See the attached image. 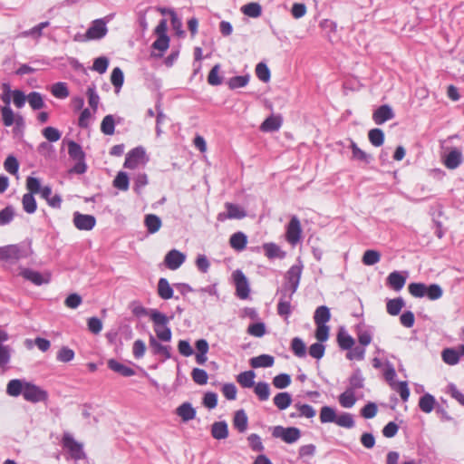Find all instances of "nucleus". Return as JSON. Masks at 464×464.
<instances>
[{"instance_id": "obj_1", "label": "nucleus", "mask_w": 464, "mask_h": 464, "mask_svg": "<svg viewBox=\"0 0 464 464\" xmlns=\"http://www.w3.org/2000/svg\"><path fill=\"white\" fill-rule=\"evenodd\" d=\"M319 419L321 423H334L339 427L352 429L354 420L351 413L342 412L337 414L336 410L331 406H323L320 409Z\"/></svg>"}, {"instance_id": "obj_2", "label": "nucleus", "mask_w": 464, "mask_h": 464, "mask_svg": "<svg viewBox=\"0 0 464 464\" xmlns=\"http://www.w3.org/2000/svg\"><path fill=\"white\" fill-rule=\"evenodd\" d=\"M150 318L154 324V332L157 337L160 341L169 342L171 340L172 334L170 328L168 327V317L157 310H152L150 314Z\"/></svg>"}, {"instance_id": "obj_3", "label": "nucleus", "mask_w": 464, "mask_h": 464, "mask_svg": "<svg viewBox=\"0 0 464 464\" xmlns=\"http://www.w3.org/2000/svg\"><path fill=\"white\" fill-rule=\"evenodd\" d=\"M149 158L142 147H136L130 150L127 154L124 161V168L135 169L139 167L146 165Z\"/></svg>"}, {"instance_id": "obj_4", "label": "nucleus", "mask_w": 464, "mask_h": 464, "mask_svg": "<svg viewBox=\"0 0 464 464\" xmlns=\"http://www.w3.org/2000/svg\"><path fill=\"white\" fill-rule=\"evenodd\" d=\"M168 30V23L166 19H161L159 24L155 28V34L157 35V39L152 44V47L155 50L160 51V56L169 48V38L167 34Z\"/></svg>"}, {"instance_id": "obj_5", "label": "nucleus", "mask_w": 464, "mask_h": 464, "mask_svg": "<svg viewBox=\"0 0 464 464\" xmlns=\"http://www.w3.org/2000/svg\"><path fill=\"white\" fill-rule=\"evenodd\" d=\"M303 265L299 261L298 264L293 265L286 273V283L283 287V291L290 292V295H294L298 288L302 272Z\"/></svg>"}, {"instance_id": "obj_6", "label": "nucleus", "mask_w": 464, "mask_h": 464, "mask_svg": "<svg viewBox=\"0 0 464 464\" xmlns=\"http://www.w3.org/2000/svg\"><path fill=\"white\" fill-rule=\"evenodd\" d=\"M23 397L27 401L37 403L47 401L49 395L47 391L42 389L40 386L27 382L23 393Z\"/></svg>"}, {"instance_id": "obj_7", "label": "nucleus", "mask_w": 464, "mask_h": 464, "mask_svg": "<svg viewBox=\"0 0 464 464\" xmlns=\"http://www.w3.org/2000/svg\"><path fill=\"white\" fill-rule=\"evenodd\" d=\"M274 438H280L285 443L291 444L297 441L301 437V430L296 427L276 426L272 431Z\"/></svg>"}, {"instance_id": "obj_8", "label": "nucleus", "mask_w": 464, "mask_h": 464, "mask_svg": "<svg viewBox=\"0 0 464 464\" xmlns=\"http://www.w3.org/2000/svg\"><path fill=\"white\" fill-rule=\"evenodd\" d=\"M232 278L236 286L237 296L240 299H246L249 295L250 289L248 281L244 273L237 269L233 272Z\"/></svg>"}, {"instance_id": "obj_9", "label": "nucleus", "mask_w": 464, "mask_h": 464, "mask_svg": "<svg viewBox=\"0 0 464 464\" xmlns=\"http://www.w3.org/2000/svg\"><path fill=\"white\" fill-rule=\"evenodd\" d=\"M108 32L106 22L103 19H96L92 23V25L86 31L84 37L85 40H98L106 35Z\"/></svg>"}, {"instance_id": "obj_10", "label": "nucleus", "mask_w": 464, "mask_h": 464, "mask_svg": "<svg viewBox=\"0 0 464 464\" xmlns=\"http://www.w3.org/2000/svg\"><path fill=\"white\" fill-rule=\"evenodd\" d=\"M302 228L299 219L296 217H293L286 227L285 238L288 243L295 246L301 238Z\"/></svg>"}, {"instance_id": "obj_11", "label": "nucleus", "mask_w": 464, "mask_h": 464, "mask_svg": "<svg viewBox=\"0 0 464 464\" xmlns=\"http://www.w3.org/2000/svg\"><path fill=\"white\" fill-rule=\"evenodd\" d=\"M63 445L65 449H67L70 451L73 459H81L84 458L82 445L76 441L69 433H65L63 435Z\"/></svg>"}, {"instance_id": "obj_12", "label": "nucleus", "mask_w": 464, "mask_h": 464, "mask_svg": "<svg viewBox=\"0 0 464 464\" xmlns=\"http://www.w3.org/2000/svg\"><path fill=\"white\" fill-rule=\"evenodd\" d=\"M73 224L79 230H92L96 225V219L92 215L75 212L73 214Z\"/></svg>"}, {"instance_id": "obj_13", "label": "nucleus", "mask_w": 464, "mask_h": 464, "mask_svg": "<svg viewBox=\"0 0 464 464\" xmlns=\"http://www.w3.org/2000/svg\"><path fill=\"white\" fill-rule=\"evenodd\" d=\"M225 207L227 212L218 214V220L220 221H224L226 219H241L246 216L245 210L237 205L226 203Z\"/></svg>"}, {"instance_id": "obj_14", "label": "nucleus", "mask_w": 464, "mask_h": 464, "mask_svg": "<svg viewBox=\"0 0 464 464\" xmlns=\"http://www.w3.org/2000/svg\"><path fill=\"white\" fill-rule=\"evenodd\" d=\"M293 295H290V292L281 291V296L279 302L277 304V314L280 316H284L285 319L291 314V301Z\"/></svg>"}, {"instance_id": "obj_15", "label": "nucleus", "mask_w": 464, "mask_h": 464, "mask_svg": "<svg viewBox=\"0 0 464 464\" xmlns=\"http://www.w3.org/2000/svg\"><path fill=\"white\" fill-rule=\"evenodd\" d=\"M185 261V256L178 250H170L165 256L164 263L170 270L178 269Z\"/></svg>"}, {"instance_id": "obj_16", "label": "nucleus", "mask_w": 464, "mask_h": 464, "mask_svg": "<svg viewBox=\"0 0 464 464\" xmlns=\"http://www.w3.org/2000/svg\"><path fill=\"white\" fill-rule=\"evenodd\" d=\"M9 339L8 333L0 328V367L5 366L10 361L11 357V348L8 345H4L3 343Z\"/></svg>"}, {"instance_id": "obj_17", "label": "nucleus", "mask_w": 464, "mask_h": 464, "mask_svg": "<svg viewBox=\"0 0 464 464\" xmlns=\"http://www.w3.org/2000/svg\"><path fill=\"white\" fill-rule=\"evenodd\" d=\"M394 117V113L392 108L387 105H382L372 113V120L377 125H381L385 121L392 120Z\"/></svg>"}, {"instance_id": "obj_18", "label": "nucleus", "mask_w": 464, "mask_h": 464, "mask_svg": "<svg viewBox=\"0 0 464 464\" xmlns=\"http://www.w3.org/2000/svg\"><path fill=\"white\" fill-rule=\"evenodd\" d=\"M1 115L3 120V124L5 127L12 126L14 122L17 125L22 124L23 117L19 114H14L10 106H4L1 108Z\"/></svg>"}, {"instance_id": "obj_19", "label": "nucleus", "mask_w": 464, "mask_h": 464, "mask_svg": "<svg viewBox=\"0 0 464 464\" xmlns=\"http://www.w3.org/2000/svg\"><path fill=\"white\" fill-rule=\"evenodd\" d=\"M294 408L296 410V412H292L290 414L291 418L312 419L316 414V411L314 410V408L309 404L296 402L294 405Z\"/></svg>"}, {"instance_id": "obj_20", "label": "nucleus", "mask_w": 464, "mask_h": 464, "mask_svg": "<svg viewBox=\"0 0 464 464\" xmlns=\"http://www.w3.org/2000/svg\"><path fill=\"white\" fill-rule=\"evenodd\" d=\"M22 257V252L18 246L9 245L0 247V260L12 261L18 260Z\"/></svg>"}, {"instance_id": "obj_21", "label": "nucleus", "mask_w": 464, "mask_h": 464, "mask_svg": "<svg viewBox=\"0 0 464 464\" xmlns=\"http://www.w3.org/2000/svg\"><path fill=\"white\" fill-rule=\"evenodd\" d=\"M444 166L449 169H457L462 162V153L458 149L450 150L442 160Z\"/></svg>"}, {"instance_id": "obj_22", "label": "nucleus", "mask_w": 464, "mask_h": 464, "mask_svg": "<svg viewBox=\"0 0 464 464\" xmlns=\"http://www.w3.org/2000/svg\"><path fill=\"white\" fill-rule=\"evenodd\" d=\"M176 414L182 421L188 422L195 419L197 411L189 402H184L176 409Z\"/></svg>"}, {"instance_id": "obj_23", "label": "nucleus", "mask_w": 464, "mask_h": 464, "mask_svg": "<svg viewBox=\"0 0 464 464\" xmlns=\"http://www.w3.org/2000/svg\"><path fill=\"white\" fill-rule=\"evenodd\" d=\"M149 343L154 354L160 355L163 360L170 358V346L161 344L152 335L150 337Z\"/></svg>"}, {"instance_id": "obj_24", "label": "nucleus", "mask_w": 464, "mask_h": 464, "mask_svg": "<svg viewBox=\"0 0 464 464\" xmlns=\"http://www.w3.org/2000/svg\"><path fill=\"white\" fill-rule=\"evenodd\" d=\"M406 283V276L401 272L393 271L387 277V285L395 291H400L403 288Z\"/></svg>"}, {"instance_id": "obj_25", "label": "nucleus", "mask_w": 464, "mask_h": 464, "mask_svg": "<svg viewBox=\"0 0 464 464\" xmlns=\"http://www.w3.org/2000/svg\"><path fill=\"white\" fill-rule=\"evenodd\" d=\"M26 382H27L19 379H13L9 381L6 385V393L12 397H17L21 394L23 395Z\"/></svg>"}, {"instance_id": "obj_26", "label": "nucleus", "mask_w": 464, "mask_h": 464, "mask_svg": "<svg viewBox=\"0 0 464 464\" xmlns=\"http://www.w3.org/2000/svg\"><path fill=\"white\" fill-rule=\"evenodd\" d=\"M20 275L26 280L32 282L36 285H41L44 283H48V279H44L41 273L24 268L21 271Z\"/></svg>"}, {"instance_id": "obj_27", "label": "nucleus", "mask_w": 464, "mask_h": 464, "mask_svg": "<svg viewBox=\"0 0 464 464\" xmlns=\"http://www.w3.org/2000/svg\"><path fill=\"white\" fill-rule=\"evenodd\" d=\"M230 246L236 251H242L247 244V237L243 232H236L229 238Z\"/></svg>"}, {"instance_id": "obj_28", "label": "nucleus", "mask_w": 464, "mask_h": 464, "mask_svg": "<svg viewBox=\"0 0 464 464\" xmlns=\"http://www.w3.org/2000/svg\"><path fill=\"white\" fill-rule=\"evenodd\" d=\"M356 397L353 389H347L338 397V401L343 408L350 409L356 403Z\"/></svg>"}, {"instance_id": "obj_29", "label": "nucleus", "mask_w": 464, "mask_h": 464, "mask_svg": "<svg viewBox=\"0 0 464 464\" xmlns=\"http://www.w3.org/2000/svg\"><path fill=\"white\" fill-rule=\"evenodd\" d=\"M108 367L113 372H118L125 377H130L135 374L133 369L117 362L114 359H111L108 361Z\"/></svg>"}, {"instance_id": "obj_30", "label": "nucleus", "mask_w": 464, "mask_h": 464, "mask_svg": "<svg viewBox=\"0 0 464 464\" xmlns=\"http://www.w3.org/2000/svg\"><path fill=\"white\" fill-rule=\"evenodd\" d=\"M282 125V118L280 116H270L266 118L260 126L262 131H275L279 130Z\"/></svg>"}, {"instance_id": "obj_31", "label": "nucleus", "mask_w": 464, "mask_h": 464, "mask_svg": "<svg viewBox=\"0 0 464 464\" xmlns=\"http://www.w3.org/2000/svg\"><path fill=\"white\" fill-rule=\"evenodd\" d=\"M437 404L436 399L430 393H425L419 400V407L424 413H430Z\"/></svg>"}, {"instance_id": "obj_32", "label": "nucleus", "mask_w": 464, "mask_h": 464, "mask_svg": "<svg viewBox=\"0 0 464 464\" xmlns=\"http://www.w3.org/2000/svg\"><path fill=\"white\" fill-rule=\"evenodd\" d=\"M274 362V357L268 354H262L250 359V365L253 368L271 367L273 366Z\"/></svg>"}, {"instance_id": "obj_33", "label": "nucleus", "mask_w": 464, "mask_h": 464, "mask_svg": "<svg viewBox=\"0 0 464 464\" xmlns=\"http://www.w3.org/2000/svg\"><path fill=\"white\" fill-rule=\"evenodd\" d=\"M265 255L269 259L273 258H283L285 253L283 252L280 247L275 243H266L263 246Z\"/></svg>"}, {"instance_id": "obj_34", "label": "nucleus", "mask_w": 464, "mask_h": 464, "mask_svg": "<svg viewBox=\"0 0 464 464\" xmlns=\"http://www.w3.org/2000/svg\"><path fill=\"white\" fill-rule=\"evenodd\" d=\"M211 434L216 440H223L228 436L227 425L224 421H218L212 425Z\"/></svg>"}, {"instance_id": "obj_35", "label": "nucleus", "mask_w": 464, "mask_h": 464, "mask_svg": "<svg viewBox=\"0 0 464 464\" xmlns=\"http://www.w3.org/2000/svg\"><path fill=\"white\" fill-rule=\"evenodd\" d=\"M331 314L328 307L321 305L316 308L314 315L315 324H326L330 321Z\"/></svg>"}, {"instance_id": "obj_36", "label": "nucleus", "mask_w": 464, "mask_h": 464, "mask_svg": "<svg viewBox=\"0 0 464 464\" xmlns=\"http://www.w3.org/2000/svg\"><path fill=\"white\" fill-rule=\"evenodd\" d=\"M144 223L148 229V232L150 234H154V233L158 232L161 227L160 218L154 214L147 215L145 217Z\"/></svg>"}, {"instance_id": "obj_37", "label": "nucleus", "mask_w": 464, "mask_h": 464, "mask_svg": "<svg viewBox=\"0 0 464 464\" xmlns=\"http://www.w3.org/2000/svg\"><path fill=\"white\" fill-rule=\"evenodd\" d=\"M275 405L280 410H285L292 403V397L288 392H279L274 397Z\"/></svg>"}, {"instance_id": "obj_38", "label": "nucleus", "mask_w": 464, "mask_h": 464, "mask_svg": "<svg viewBox=\"0 0 464 464\" xmlns=\"http://www.w3.org/2000/svg\"><path fill=\"white\" fill-rule=\"evenodd\" d=\"M158 294L165 300L170 299L173 296V289L165 278H160L158 283Z\"/></svg>"}, {"instance_id": "obj_39", "label": "nucleus", "mask_w": 464, "mask_h": 464, "mask_svg": "<svg viewBox=\"0 0 464 464\" xmlns=\"http://www.w3.org/2000/svg\"><path fill=\"white\" fill-rule=\"evenodd\" d=\"M443 362L448 365H456L459 362V353L454 348H446L441 353Z\"/></svg>"}, {"instance_id": "obj_40", "label": "nucleus", "mask_w": 464, "mask_h": 464, "mask_svg": "<svg viewBox=\"0 0 464 464\" xmlns=\"http://www.w3.org/2000/svg\"><path fill=\"white\" fill-rule=\"evenodd\" d=\"M256 373L253 371H246L237 376V382L244 388H250L254 385Z\"/></svg>"}, {"instance_id": "obj_41", "label": "nucleus", "mask_w": 464, "mask_h": 464, "mask_svg": "<svg viewBox=\"0 0 464 464\" xmlns=\"http://www.w3.org/2000/svg\"><path fill=\"white\" fill-rule=\"evenodd\" d=\"M337 343L341 349L350 350L354 345V339L343 331H340L337 334Z\"/></svg>"}, {"instance_id": "obj_42", "label": "nucleus", "mask_w": 464, "mask_h": 464, "mask_svg": "<svg viewBox=\"0 0 464 464\" xmlns=\"http://www.w3.org/2000/svg\"><path fill=\"white\" fill-rule=\"evenodd\" d=\"M233 424L236 429L243 432L247 428V416L243 410L237 411L235 413Z\"/></svg>"}, {"instance_id": "obj_43", "label": "nucleus", "mask_w": 464, "mask_h": 464, "mask_svg": "<svg viewBox=\"0 0 464 464\" xmlns=\"http://www.w3.org/2000/svg\"><path fill=\"white\" fill-rule=\"evenodd\" d=\"M404 306V302L401 297L391 299L386 304L387 313L391 315H398Z\"/></svg>"}, {"instance_id": "obj_44", "label": "nucleus", "mask_w": 464, "mask_h": 464, "mask_svg": "<svg viewBox=\"0 0 464 464\" xmlns=\"http://www.w3.org/2000/svg\"><path fill=\"white\" fill-rule=\"evenodd\" d=\"M68 154L75 160L83 161L84 160V152L82 147L73 140L68 142Z\"/></svg>"}, {"instance_id": "obj_45", "label": "nucleus", "mask_w": 464, "mask_h": 464, "mask_svg": "<svg viewBox=\"0 0 464 464\" xmlns=\"http://www.w3.org/2000/svg\"><path fill=\"white\" fill-rule=\"evenodd\" d=\"M391 388L400 394L403 401H407L410 397V390L407 382H391Z\"/></svg>"}, {"instance_id": "obj_46", "label": "nucleus", "mask_w": 464, "mask_h": 464, "mask_svg": "<svg viewBox=\"0 0 464 464\" xmlns=\"http://www.w3.org/2000/svg\"><path fill=\"white\" fill-rule=\"evenodd\" d=\"M34 195V194L25 193L22 198L23 208L28 214L34 213L37 208Z\"/></svg>"}, {"instance_id": "obj_47", "label": "nucleus", "mask_w": 464, "mask_h": 464, "mask_svg": "<svg viewBox=\"0 0 464 464\" xmlns=\"http://www.w3.org/2000/svg\"><path fill=\"white\" fill-rule=\"evenodd\" d=\"M352 159L364 163H369L371 156L361 150L354 141L351 142Z\"/></svg>"}, {"instance_id": "obj_48", "label": "nucleus", "mask_w": 464, "mask_h": 464, "mask_svg": "<svg viewBox=\"0 0 464 464\" xmlns=\"http://www.w3.org/2000/svg\"><path fill=\"white\" fill-rule=\"evenodd\" d=\"M368 139L374 147H380L384 142V132L378 128L372 129L368 132Z\"/></svg>"}, {"instance_id": "obj_49", "label": "nucleus", "mask_w": 464, "mask_h": 464, "mask_svg": "<svg viewBox=\"0 0 464 464\" xmlns=\"http://www.w3.org/2000/svg\"><path fill=\"white\" fill-rule=\"evenodd\" d=\"M52 94L58 99H65L69 96V90L65 82H56L52 86Z\"/></svg>"}, {"instance_id": "obj_50", "label": "nucleus", "mask_w": 464, "mask_h": 464, "mask_svg": "<svg viewBox=\"0 0 464 464\" xmlns=\"http://www.w3.org/2000/svg\"><path fill=\"white\" fill-rule=\"evenodd\" d=\"M254 392L260 401H266L270 396L269 385L266 382H259L255 385Z\"/></svg>"}, {"instance_id": "obj_51", "label": "nucleus", "mask_w": 464, "mask_h": 464, "mask_svg": "<svg viewBox=\"0 0 464 464\" xmlns=\"http://www.w3.org/2000/svg\"><path fill=\"white\" fill-rule=\"evenodd\" d=\"M129 177L127 173L120 171L113 180V186L122 191L129 189Z\"/></svg>"}, {"instance_id": "obj_52", "label": "nucleus", "mask_w": 464, "mask_h": 464, "mask_svg": "<svg viewBox=\"0 0 464 464\" xmlns=\"http://www.w3.org/2000/svg\"><path fill=\"white\" fill-rule=\"evenodd\" d=\"M242 12L249 17H258L261 14V6L257 3H249L242 6Z\"/></svg>"}, {"instance_id": "obj_53", "label": "nucleus", "mask_w": 464, "mask_h": 464, "mask_svg": "<svg viewBox=\"0 0 464 464\" xmlns=\"http://www.w3.org/2000/svg\"><path fill=\"white\" fill-rule=\"evenodd\" d=\"M115 130V123L112 115H106L102 123H101V130L105 135H112Z\"/></svg>"}, {"instance_id": "obj_54", "label": "nucleus", "mask_w": 464, "mask_h": 464, "mask_svg": "<svg viewBox=\"0 0 464 464\" xmlns=\"http://www.w3.org/2000/svg\"><path fill=\"white\" fill-rule=\"evenodd\" d=\"M381 259V254L376 250H366L362 256V261L365 266L377 264Z\"/></svg>"}, {"instance_id": "obj_55", "label": "nucleus", "mask_w": 464, "mask_h": 464, "mask_svg": "<svg viewBox=\"0 0 464 464\" xmlns=\"http://www.w3.org/2000/svg\"><path fill=\"white\" fill-rule=\"evenodd\" d=\"M27 101L33 110H39L44 106L43 96L36 92H30L27 96Z\"/></svg>"}, {"instance_id": "obj_56", "label": "nucleus", "mask_w": 464, "mask_h": 464, "mask_svg": "<svg viewBox=\"0 0 464 464\" xmlns=\"http://www.w3.org/2000/svg\"><path fill=\"white\" fill-rule=\"evenodd\" d=\"M111 82L112 85L117 89V92L121 88L124 76L122 71L119 67H115L111 74Z\"/></svg>"}, {"instance_id": "obj_57", "label": "nucleus", "mask_w": 464, "mask_h": 464, "mask_svg": "<svg viewBox=\"0 0 464 464\" xmlns=\"http://www.w3.org/2000/svg\"><path fill=\"white\" fill-rule=\"evenodd\" d=\"M249 82L248 75L235 76L228 80L227 85L231 90L246 86Z\"/></svg>"}, {"instance_id": "obj_58", "label": "nucleus", "mask_w": 464, "mask_h": 464, "mask_svg": "<svg viewBox=\"0 0 464 464\" xmlns=\"http://www.w3.org/2000/svg\"><path fill=\"white\" fill-rule=\"evenodd\" d=\"M88 102L93 112H96L100 102V97L95 92V86H89L87 89Z\"/></svg>"}, {"instance_id": "obj_59", "label": "nucleus", "mask_w": 464, "mask_h": 464, "mask_svg": "<svg viewBox=\"0 0 464 464\" xmlns=\"http://www.w3.org/2000/svg\"><path fill=\"white\" fill-rule=\"evenodd\" d=\"M365 356V348L356 346L349 350V352L346 353V358L350 361H362L364 359Z\"/></svg>"}, {"instance_id": "obj_60", "label": "nucleus", "mask_w": 464, "mask_h": 464, "mask_svg": "<svg viewBox=\"0 0 464 464\" xmlns=\"http://www.w3.org/2000/svg\"><path fill=\"white\" fill-rule=\"evenodd\" d=\"M291 377L289 374L281 373L273 379V385L277 389H284L290 385Z\"/></svg>"}, {"instance_id": "obj_61", "label": "nucleus", "mask_w": 464, "mask_h": 464, "mask_svg": "<svg viewBox=\"0 0 464 464\" xmlns=\"http://www.w3.org/2000/svg\"><path fill=\"white\" fill-rule=\"evenodd\" d=\"M408 290L412 296L420 298L425 296L426 285L422 283H411Z\"/></svg>"}, {"instance_id": "obj_62", "label": "nucleus", "mask_w": 464, "mask_h": 464, "mask_svg": "<svg viewBox=\"0 0 464 464\" xmlns=\"http://www.w3.org/2000/svg\"><path fill=\"white\" fill-rule=\"evenodd\" d=\"M256 77L264 82H267L270 80V75H271L270 71H269L268 67L266 66V64H265L263 63H259L256 65Z\"/></svg>"}, {"instance_id": "obj_63", "label": "nucleus", "mask_w": 464, "mask_h": 464, "mask_svg": "<svg viewBox=\"0 0 464 464\" xmlns=\"http://www.w3.org/2000/svg\"><path fill=\"white\" fill-rule=\"evenodd\" d=\"M378 412V407L374 402H368L361 410V415L364 419H372L376 416Z\"/></svg>"}, {"instance_id": "obj_64", "label": "nucleus", "mask_w": 464, "mask_h": 464, "mask_svg": "<svg viewBox=\"0 0 464 464\" xmlns=\"http://www.w3.org/2000/svg\"><path fill=\"white\" fill-rule=\"evenodd\" d=\"M425 295L430 300H437L442 296V289L437 284L430 285L426 286Z\"/></svg>"}]
</instances>
